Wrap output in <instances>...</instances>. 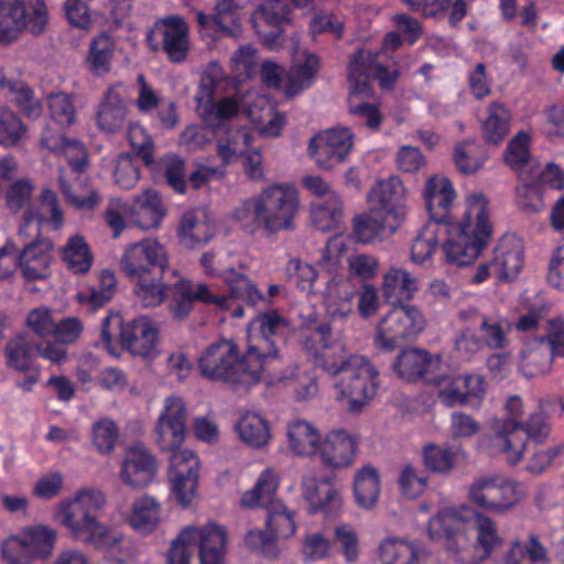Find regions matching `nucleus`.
<instances>
[{
    "label": "nucleus",
    "mask_w": 564,
    "mask_h": 564,
    "mask_svg": "<svg viewBox=\"0 0 564 564\" xmlns=\"http://www.w3.org/2000/svg\"><path fill=\"white\" fill-rule=\"evenodd\" d=\"M288 328V322L274 311L258 315L247 329L245 356L238 357L232 340L213 343L198 359L202 376L246 388L258 383L281 360L276 341L283 339Z\"/></svg>",
    "instance_id": "nucleus-1"
},
{
    "label": "nucleus",
    "mask_w": 564,
    "mask_h": 564,
    "mask_svg": "<svg viewBox=\"0 0 564 564\" xmlns=\"http://www.w3.org/2000/svg\"><path fill=\"white\" fill-rule=\"evenodd\" d=\"M427 533L431 540L444 543L455 564H481L503 544L498 524L465 506L441 510L430 519Z\"/></svg>",
    "instance_id": "nucleus-2"
},
{
    "label": "nucleus",
    "mask_w": 564,
    "mask_h": 564,
    "mask_svg": "<svg viewBox=\"0 0 564 564\" xmlns=\"http://www.w3.org/2000/svg\"><path fill=\"white\" fill-rule=\"evenodd\" d=\"M106 503L102 491L85 487L58 501L53 519L75 539L105 552L115 562L123 563L126 558L119 555L124 547L123 534L98 519Z\"/></svg>",
    "instance_id": "nucleus-3"
},
{
    "label": "nucleus",
    "mask_w": 564,
    "mask_h": 564,
    "mask_svg": "<svg viewBox=\"0 0 564 564\" xmlns=\"http://www.w3.org/2000/svg\"><path fill=\"white\" fill-rule=\"evenodd\" d=\"M301 210L300 194L291 183H274L248 197L232 217L247 230L261 229L268 235L292 231Z\"/></svg>",
    "instance_id": "nucleus-4"
},
{
    "label": "nucleus",
    "mask_w": 564,
    "mask_h": 564,
    "mask_svg": "<svg viewBox=\"0 0 564 564\" xmlns=\"http://www.w3.org/2000/svg\"><path fill=\"white\" fill-rule=\"evenodd\" d=\"M443 231L447 234L443 243L446 261L457 267L471 264L488 245L492 234L487 197L481 193L468 194L459 220L443 224Z\"/></svg>",
    "instance_id": "nucleus-5"
},
{
    "label": "nucleus",
    "mask_w": 564,
    "mask_h": 564,
    "mask_svg": "<svg viewBox=\"0 0 564 564\" xmlns=\"http://www.w3.org/2000/svg\"><path fill=\"white\" fill-rule=\"evenodd\" d=\"M378 57L377 53L360 50L351 57L348 69L349 112L373 130L379 129L382 116L376 105L365 101L372 96L369 80L375 78L383 88H389L399 76L394 68L383 66Z\"/></svg>",
    "instance_id": "nucleus-6"
},
{
    "label": "nucleus",
    "mask_w": 564,
    "mask_h": 564,
    "mask_svg": "<svg viewBox=\"0 0 564 564\" xmlns=\"http://www.w3.org/2000/svg\"><path fill=\"white\" fill-rule=\"evenodd\" d=\"M506 415L490 423L488 446L492 455H501L507 464L514 466L522 460L527 441L522 434L523 402L518 395L507 399Z\"/></svg>",
    "instance_id": "nucleus-7"
},
{
    "label": "nucleus",
    "mask_w": 564,
    "mask_h": 564,
    "mask_svg": "<svg viewBox=\"0 0 564 564\" xmlns=\"http://www.w3.org/2000/svg\"><path fill=\"white\" fill-rule=\"evenodd\" d=\"M348 368L334 381L335 399L347 411L360 412L377 394L379 373L365 357L355 358Z\"/></svg>",
    "instance_id": "nucleus-8"
},
{
    "label": "nucleus",
    "mask_w": 564,
    "mask_h": 564,
    "mask_svg": "<svg viewBox=\"0 0 564 564\" xmlns=\"http://www.w3.org/2000/svg\"><path fill=\"white\" fill-rule=\"evenodd\" d=\"M303 345L316 358V365L326 373L339 377L352 367L355 358L364 356L351 354L339 337L335 336L326 323H313L303 330Z\"/></svg>",
    "instance_id": "nucleus-9"
},
{
    "label": "nucleus",
    "mask_w": 564,
    "mask_h": 564,
    "mask_svg": "<svg viewBox=\"0 0 564 564\" xmlns=\"http://www.w3.org/2000/svg\"><path fill=\"white\" fill-rule=\"evenodd\" d=\"M56 541L55 529L45 524L26 525L2 541V558L7 564H33L50 557Z\"/></svg>",
    "instance_id": "nucleus-10"
},
{
    "label": "nucleus",
    "mask_w": 564,
    "mask_h": 564,
    "mask_svg": "<svg viewBox=\"0 0 564 564\" xmlns=\"http://www.w3.org/2000/svg\"><path fill=\"white\" fill-rule=\"evenodd\" d=\"M425 326L426 319L417 306L392 305L378 323L376 346L384 351H392L403 343L414 340Z\"/></svg>",
    "instance_id": "nucleus-11"
},
{
    "label": "nucleus",
    "mask_w": 564,
    "mask_h": 564,
    "mask_svg": "<svg viewBox=\"0 0 564 564\" xmlns=\"http://www.w3.org/2000/svg\"><path fill=\"white\" fill-rule=\"evenodd\" d=\"M47 21L43 0H0V45L17 41L24 31L41 34Z\"/></svg>",
    "instance_id": "nucleus-12"
},
{
    "label": "nucleus",
    "mask_w": 564,
    "mask_h": 564,
    "mask_svg": "<svg viewBox=\"0 0 564 564\" xmlns=\"http://www.w3.org/2000/svg\"><path fill=\"white\" fill-rule=\"evenodd\" d=\"M468 494L474 505L496 514L512 509L524 495L518 481L502 475L477 478Z\"/></svg>",
    "instance_id": "nucleus-13"
},
{
    "label": "nucleus",
    "mask_w": 564,
    "mask_h": 564,
    "mask_svg": "<svg viewBox=\"0 0 564 564\" xmlns=\"http://www.w3.org/2000/svg\"><path fill=\"white\" fill-rule=\"evenodd\" d=\"M119 265L128 279L151 275L155 269L164 273L169 267V253L156 238L148 237L129 243L121 254Z\"/></svg>",
    "instance_id": "nucleus-14"
},
{
    "label": "nucleus",
    "mask_w": 564,
    "mask_h": 564,
    "mask_svg": "<svg viewBox=\"0 0 564 564\" xmlns=\"http://www.w3.org/2000/svg\"><path fill=\"white\" fill-rule=\"evenodd\" d=\"M301 495L311 513L333 518L343 511V488L335 477H317L313 470L305 473L301 481Z\"/></svg>",
    "instance_id": "nucleus-15"
},
{
    "label": "nucleus",
    "mask_w": 564,
    "mask_h": 564,
    "mask_svg": "<svg viewBox=\"0 0 564 564\" xmlns=\"http://www.w3.org/2000/svg\"><path fill=\"white\" fill-rule=\"evenodd\" d=\"M169 481L171 492L182 507H188L197 495L200 463L192 449L170 453Z\"/></svg>",
    "instance_id": "nucleus-16"
},
{
    "label": "nucleus",
    "mask_w": 564,
    "mask_h": 564,
    "mask_svg": "<svg viewBox=\"0 0 564 564\" xmlns=\"http://www.w3.org/2000/svg\"><path fill=\"white\" fill-rule=\"evenodd\" d=\"M187 410L182 398L171 395L164 399L155 426L156 443L163 452L174 453L183 447L186 433Z\"/></svg>",
    "instance_id": "nucleus-17"
},
{
    "label": "nucleus",
    "mask_w": 564,
    "mask_h": 564,
    "mask_svg": "<svg viewBox=\"0 0 564 564\" xmlns=\"http://www.w3.org/2000/svg\"><path fill=\"white\" fill-rule=\"evenodd\" d=\"M352 147L354 134L350 129L336 127L314 135L308 152L318 167L332 170L347 159Z\"/></svg>",
    "instance_id": "nucleus-18"
},
{
    "label": "nucleus",
    "mask_w": 564,
    "mask_h": 564,
    "mask_svg": "<svg viewBox=\"0 0 564 564\" xmlns=\"http://www.w3.org/2000/svg\"><path fill=\"white\" fill-rule=\"evenodd\" d=\"M121 341L134 357L154 359L161 354L160 326L149 316H139L121 328Z\"/></svg>",
    "instance_id": "nucleus-19"
},
{
    "label": "nucleus",
    "mask_w": 564,
    "mask_h": 564,
    "mask_svg": "<svg viewBox=\"0 0 564 564\" xmlns=\"http://www.w3.org/2000/svg\"><path fill=\"white\" fill-rule=\"evenodd\" d=\"M357 449L358 440L352 433L333 429L322 437L316 455L326 468L340 470L354 465Z\"/></svg>",
    "instance_id": "nucleus-20"
},
{
    "label": "nucleus",
    "mask_w": 564,
    "mask_h": 564,
    "mask_svg": "<svg viewBox=\"0 0 564 564\" xmlns=\"http://www.w3.org/2000/svg\"><path fill=\"white\" fill-rule=\"evenodd\" d=\"M445 362L441 355H432L420 348L404 349L394 362L397 373L409 381L425 379L429 382H441Z\"/></svg>",
    "instance_id": "nucleus-21"
},
{
    "label": "nucleus",
    "mask_w": 564,
    "mask_h": 564,
    "mask_svg": "<svg viewBox=\"0 0 564 564\" xmlns=\"http://www.w3.org/2000/svg\"><path fill=\"white\" fill-rule=\"evenodd\" d=\"M406 197L408 189L402 180L397 175H391L378 180L372 185L367 195V200L369 206L401 223L406 214Z\"/></svg>",
    "instance_id": "nucleus-22"
},
{
    "label": "nucleus",
    "mask_w": 564,
    "mask_h": 564,
    "mask_svg": "<svg viewBox=\"0 0 564 564\" xmlns=\"http://www.w3.org/2000/svg\"><path fill=\"white\" fill-rule=\"evenodd\" d=\"M246 3V0H219L213 15L198 11L196 21L200 26V33H209L215 37L220 35L234 39L240 37L242 29L239 24L237 11L243 8Z\"/></svg>",
    "instance_id": "nucleus-23"
},
{
    "label": "nucleus",
    "mask_w": 564,
    "mask_h": 564,
    "mask_svg": "<svg viewBox=\"0 0 564 564\" xmlns=\"http://www.w3.org/2000/svg\"><path fill=\"white\" fill-rule=\"evenodd\" d=\"M193 545L198 549L200 564H225L228 535L226 530L214 522L187 525Z\"/></svg>",
    "instance_id": "nucleus-24"
},
{
    "label": "nucleus",
    "mask_w": 564,
    "mask_h": 564,
    "mask_svg": "<svg viewBox=\"0 0 564 564\" xmlns=\"http://www.w3.org/2000/svg\"><path fill=\"white\" fill-rule=\"evenodd\" d=\"M422 198L430 214V220L445 224L457 199V192L446 175L432 174L425 180Z\"/></svg>",
    "instance_id": "nucleus-25"
},
{
    "label": "nucleus",
    "mask_w": 564,
    "mask_h": 564,
    "mask_svg": "<svg viewBox=\"0 0 564 564\" xmlns=\"http://www.w3.org/2000/svg\"><path fill=\"white\" fill-rule=\"evenodd\" d=\"M158 471L155 457L143 445L131 446L122 460L120 478L133 488L151 484Z\"/></svg>",
    "instance_id": "nucleus-26"
},
{
    "label": "nucleus",
    "mask_w": 564,
    "mask_h": 564,
    "mask_svg": "<svg viewBox=\"0 0 564 564\" xmlns=\"http://www.w3.org/2000/svg\"><path fill=\"white\" fill-rule=\"evenodd\" d=\"M252 22L264 43L271 50H276L282 45L283 25L290 22V18L280 0H267L254 11Z\"/></svg>",
    "instance_id": "nucleus-27"
},
{
    "label": "nucleus",
    "mask_w": 564,
    "mask_h": 564,
    "mask_svg": "<svg viewBox=\"0 0 564 564\" xmlns=\"http://www.w3.org/2000/svg\"><path fill=\"white\" fill-rule=\"evenodd\" d=\"M162 36V48L172 63H183L189 51V31L186 21L180 15H170L155 23Z\"/></svg>",
    "instance_id": "nucleus-28"
},
{
    "label": "nucleus",
    "mask_w": 564,
    "mask_h": 564,
    "mask_svg": "<svg viewBox=\"0 0 564 564\" xmlns=\"http://www.w3.org/2000/svg\"><path fill=\"white\" fill-rule=\"evenodd\" d=\"M523 265V242L514 235L503 236L495 248L492 259V269L499 281L514 280Z\"/></svg>",
    "instance_id": "nucleus-29"
},
{
    "label": "nucleus",
    "mask_w": 564,
    "mask_h": 564,
    "mask_svg": "<svg viewBox=\"0 0 564 564\" xmlns=\"http://www.w3.org/2000/svg\"><path fill=\"white\" fill-rule=\"evenodd\" d=\"M356 286L350 279L335 274L326 282L323 292V301L327 314L332 319H340L350 315L354 311V297Z\"/></svg>",
    "instance_id": "nucleus-30"
},
{
    "label": "nucleus",
    "mask_w": 564,
    "mask_h": 564,
    "mask_svg": "<svg viewBox=\"0 0 564 564\" xmlns=\"http://www.w3.org/2000/svg\"><path fill=\"white\" fill-rule=\"evenodd\" d=\"M131 207V221L143 230L159 228L167 215L159 193L152 188H145L133 197Z\"/></svg>",
    "instance_id": "nucleus-31"
},
{
    "label": "nucleus",
    "mask_w": 564,
    "mask_h": 564,
    "mask_svg": "<svg viewBox=\"0 0 564 564\" xmlns=\"http://www.w3.org/2000/svg\"><path fill=\"white\" fill-rule=\"evenodd\" d=\"M18 258L19 268L26 280H43L50 275L52 243L45 240L32 241L18 253Z\"/></svg>",
    "instance_id": "nucleus-32"
},
{
    "label": "nucleus",
    "mask_w": 564,
    "mask_h": 564,
    "mask_svg": "<svg viewBox=\"0 0 564 564\" xmlns=\"http://www.w3.org/2000/svg\"><path fill=\"white\" fill-rule=\"evenodd\" d=\"M127 113L128 109L122 87H110L98 107L96 113L97 124L100 130L113 133L123 127Z\"/></svg>",
    "instance_id": "nucleus-33"
},
{
    "label": "nucleus",
    "mask_w": 564,
    "mask_h": 564,
    "mask_svg": "<svg viewBox=\"0 0 564 564\" xmlns=\"http://www.w3.org/2000/svg\"><path fill=\"white\" fill-rule=\"evenodd\" d=\"M419 290V280L403 268L391 267L382 276V294L391 305L410 301Z\"/></svg>",
    "instance_id": "nucleus-34"
},
{
    "label": "nucleus",
    "mask_w": 564,
    "mask_h": 564,
    "mask_svg": "<svg viewBox=\"0 0 564 564\" xmlns=\"http://www.w3.org/2000/svg\"><path fill=\"white\" fill-rule=\"evenodd\" d=\"M280 475L273 467H267L258 476L252 488L242 492L240 503L248 509H267L276 499L280 487Z\"/></svg>",
    "instance_id": "nucleus-35"
},
{
    "label": "nucleus",
    "mask_w": 564,
    "mask_h": 564,
    "mask_svg": "<svg viewBox=\"0 0 564 564\" xmlns=\"http://www.w3.org/2000/svg\"><path fill=\"white\" fill-rule=\"evenodd\" d=\"M322 437L319 430L312 422L293 420L286 424L289 449L296 456L316 455Z\"/></svg>",
    "instance_id": "nucleus-36"
},
{
    "label": "nucleus",
    "mask_w": 564,
    "mask_h": 564,
    "mask_svg": "<svg viewBox=\"0 0 564 564\" xmlns=\"http://www.w3.org/2000/svg\"><path fill=\"white\" fill-rule=\"evenodd\" d=\"M181 242L187 248H196L213 237V224L204 209H192L183 214L178 230Z\"/></svg>",
    "instance_id": "nucleus-37"
},
{
    "label": "nucleus",
    "mask_w": 564,
    "mask_h": 564,
    "mask_svg": "<svg viewBox=\"0 0 564 564\" xmlns=\"http://www.w3.org/2000/svg\"><path fill=\"white\" fill-rule=\"evenodd\" d=\"M216 137V151L224 164H230L247 153L252 137L248 128H226L213 131Z\"/></svg>",
    "instance_id": "nucleus-38"
},
{
    "label": "nucleus",
    "mask_w": 564,
    "mask_h": 564,
    "mask_svg": "<svg viewBox=\"0 0 564 564\" xmlns=\"http://www.w3.org/2000/svg\"><path fill=\"white\" fill-rule=\"evenodd\" d=\"M235 430L239 440L251 448H264L272 440L268 420L257 412L243 413L236 422Z\"/></svg>",
    "instance_id": "nucleus-39"
},
{
    "label": "nucleus",
    "mask_w": 564,
    "mask_h": 564,
    "mask_svg": "<svg viewBox=\"0 0 564 564\" xmlns=\"http://www.w3.org/2000/svg\"><path fill=\"white\" fill-rule=\"evenodd\" d=\"M399 225V220L392 219V217H388L384 213L370 206L367 213L355 217L354 234L358 241L369 243L386 230L393 232Z\"/></svg>",
    "instance_id": "nucleus-40"
},
{
    "label": "nucleus",
    "mask_w": 564,
    "mask_h": 564,
    "mask_svg": "<svg viewBox=\"0 0 564 564\" xmlns=\"http://www.w3.org/2000/svg\"><path fill=\"white\" fill-rule=\"evenodd\" d=\"M381 480L378 470L371 465L358 468L354 475L352 494L361 509H372L380 497Z\"/></svg>",
    "instance_id": "nucleus-41"
},
{
    "label": "nucleus",
    "mask_w": 564,
    "mask_h": 564,
    "mask_svg": "<svg viewBox=\"0 0 564 564\" xmlns=\"http://www.w3.org/2000/svg\"><path fill=\"white\" fill-rule=\"evenodd\" d=\"M270 383H281L290 389L299 402L307 401L316 397L318 383L316 377L297 367L285 369L279 375H270Z\"/></svg>",
    "instance_id": "nucleus-42"
},
{
    "label": "nucleus",
    "mask_w": 564,
    "mask_h": 564,
    "mask_svg": "<svg viewBox=\"0 0 564 564\" xmlns=\"http://www.w3.org/2000/svg\"><path fill=\"white\" fill-rule=\"evenodd\" d=\"M162 519V508L158 500L149 495L135 499L127 516V523L135 531L148 534L156 529Z\"/></svg>",
    "instance_id": "nucleus-43"
},
{
    "label": "nucleus",
    "mask_w": 564,
    "mask_h": 564,
    "mask_svg": "<svg viewBox=\"0 0 564 564\" xmlns=\"http://www.w3.org/2000/svg\"><path fill=\"white\" fill-rule=\"evenodd\" d=\"M318 65V58L314 54L305 53L303 56L296 57L284 78L285 95L293 97L311 87Z\"/></svg>",
    "instance_id": "nucleus-44"
},
{
    "label": "nucleus",
    "mask_w": 564,
    "mask_h": 564,
    "mask_svg": "<svg viewBox=\"0 0 564 564\" xmlns=\"http://www.w3.org/2000/svg\"><path fill=\"white\" fill-rule=\"evenodd\" d=\"M240 109V101L237 97L227 96L219 100H209L208 102L197 105V110L204 122L213 131H221L231 128L229 121L237 116Z\"/></svg>",
    "instance_id": "nucleus-45"
},
{
    "label": "nucleus",
    "mask_w": 564,
    "mask_h": 564,
    "mask_svg": "<svg viewBox=\"0 0 564 564\" xmlns=\"http://www.w3.org/2000/svg\"><path fill=\"white\" fill-rule=\"evenodd\" d=\"M42 144L52 152L64 155L73 172H82L87 165V153L84 145L63 135L45 131Z\"/></svg>",
    "instance_id": "nucleus-46"
},
{
    "label": "nucleus",
    "mask_w": 564,
    "mask_h": 564,
    "mask_svg": "<svg viewBox=\"0 0 564 564\" xmlns=\"http://www.w3.org/2000/svg\"><path fill=\"white\" fill-rule=\"evenodd\" d=\"M419 554L414 542L398 536L383 539L378 547L381 564H417Z\"/></svg>",
    "instance_id": "nucleus-47"
},
{
    "label": "nucleus",
    "mask_w": 564,
    "mask_h": 564,
    "mask_svg": "<svg viewBox=\"0 0 564 564\" xmlns=\"http://www.w3.org/2000/svg\"><path fill=\"white\" fill-rule=\"evenodd\" d=\"M551 365L552 357L544 339L528 343L520 352V371L528 378L546 373Z\"/></svg>",
    "instance_id": "nucleus-48"
},
{
    "label": "nucleus",
    "mask_w": 564,
    "mask_h": 564,
    "mask_svg": "<svg viewBox=\"0 0 564 564\" xmlns=\"http://www.w3.org/2000/svg\"><path fill=\"white\" fill-rule=\"evenodd\" d=\"M443 231V224L429 220L416 235L411 247V260L416 264L429 261L437 250L440 232Z\"/></svg>",
    "instance_id": "nucleus-49"
},
{
    "label": "nucleus",
    "mask_w": 564,
    "mask_h": 564,
    "mask_svg": "<svg viewBox=\"0 0 564 564\" xmlns=\"http://www.w3.org/2000/svg\"><path fill=\"white\" fill-rule=\"evenodd\" d=\"M546 549L536 535H531L527 543L514 541L505 556V564H547Z\"/></svg>",
    "instance_id": "nucleus-50"
},
{
    "label": "nucleus",
    "mask_w": 564,
    "mask_h": 564,
    "mask_svg": "<svg viewBox=\"0 0 564 564\" xmlns=\"http://www.w3.org/2000/svg\"><path fill=\"white\" fill-rule=\"evenodd\" d=\"M62 259L76 274L87 273L93 265V253L80 235L72 236L62 249Z\"/></svg>",
    "instance_id": "nucleus-51"
},
{
    "label": "nucleus",
    "mask_w": 564,
    "mask_h": 564,
    "mask_svg": "<svg viewBox=\"0 0 564 564\" xmlns=\"http://www.w3.org/2000/svg\"><path fill=\"white\" fill-rule=\"evenodd\" d=\"M311 215L318 230L329 231L338 228L343 219V204L339 196L332 194V198L313 203Z\"/></svg>",
    "instance_id": "nucleus-52"
},
{
    "label": "nucleus",
    "mask_w": 564,
    "mask_h": 564,
    "mask_svg": "<svg viewBox=\"0 0 564 564\" xmlns=\"http://www.w3.org/2000/svg\"><path fill=\"white\" fill-rule=\"evenodd\" d=\"M228 77L224 73L218 62L208 63L202 74L197 94L195 96L196 104H206L209 100L217 99L224 91Z\"/></svg>",
    "instance_id": "nucleus-53"
},
{
    "label": "nucleus",
    "mask_w": 564,
    "mask_h": 564,
    "mask_svg": "<svg viewBox=\"0 0 564 564\" xmlns=\"http://www.w3.org/2000/svg\"><path fill=\"white\" fill-rule=\"evenodd\" d=\"M34 208L36 219L45 229L59 230L64 226V212L57 194L50 188L41 192L39 205Z\"/></svg>",
    "instance_id": "nucleus-54"
},
{
    "label": "nucleus",
    "mask_w": 564,
    "mask_h": 564,
    "mask_svg": "<svg viewBox=\"0 0 564 564\" xmlns=\"http://www.w3.org/2000/svg\"><path fill=\"white\" fill-rule=\"evenodd\" d=\"M117 290V279L110 270H102L99 273L98 285L91 286L77 293L79 303L97 310L109 302Z\"/></svg>",
    "instance_id": "nucleus-55"
},
{
    "label": "nucleus",
    "mask_w": 564,
    "mask_h": 564,
    "mask_svg": "<svg viewBox=\"0 0 564 564\" xmlns=\"http://www.w3.org/2000/svg\"><path fill=\"white\" fill-rule=\"evenodd\" d=\"M511 115L499 102H492L488 108V116L481 124L485 140L492 144L500 143L509 133Z\"/></svg>",
    "instance_id": "nucleus-56"
},
{
    "label": "nucleus",
    "mask_w": 564,
    "mask_h": 564,
    "mask_svg": "<svg viewBox=\"0 0 564 564\" xmlns=\"http://www.w3.org/2000/svg\"><path fill=\"white\" fill-rule=\"evenodd\" d=\"M265 510V527L275 539H288L296 532L294 512L282 501H273Z\"/></svg>",
    "instance_id": "nucleus-57"
},
{
    "label": "nucleus",
    "mask_w": 564,
    "mask_h": 564,
    "mask_svg": "<svg viewBox=\"0 0 564 564\" xmlns=\"http://www.w3.org/2000/svg\"><path fill=\"white\" fill-rule=\"evenodd\" d=\"M177 290L182 294L191 296L194 302L214 305L220 310L231 308V300L225 294H215L212 286L206 283H195L192 280L182 279L177 282Z\"/></svg>",
    "instance_id": "nucleus-58"
},
{
    "label": "nucleus",
    "mask_w": 564,
    "mask_h": 564,
    "mask_svg": "<svg viewBox=\"0 0 564 564\" xmlns=\"http://www.w3.org/2000/svg\"><path fill=\"white\" fill-rule=\"evenodd\" d=\"M261 102L259 101V104ZM248 113L261 135L275 138L281 134L285 124V117L280 112H275L270 106L263 108L260 105H254L249 108Z\"/></svg>",
    "instance_id": "nucleus-59"
},
{
    "label": "nucleus",
    "mask_w": 564,
    "mask_h": 564,
    "mask_svg": "<svg viewBox=\"0 0 564 564\" xmlns=\"http://www.w3.org/2000/svg\"><path fill=\"white\" fill-rule=\"evenodd\" d=\"M133 284V293L144 307H155L166 299V286L153 274L140 279H129Z\"/></svg>",
    "instance_id": "nucleus-60"
},
{
    "label": "nucleus",
    "mask_w": 564,
    "mask_h": 564,
    "mask_svg": "<svg viewBox=\"0 0 564 564\" xmlns=\"http://www.w3.org/2000/svg\"><path fill=\"white\" fill-rule=\"evenodd\" d=\"M35 184L29 177H21L7 187L4 192L6 207L11 213L23 212L26 208H33L31 203L34 197Z\"/></svg>",
    "instance_id": "nucleus-61"
},
{
    "label": "nucleus",
    "mask_w": 564,
    "mask_h": 564,
    "mask_svg": "<svg viewBox=\"0 0 564 564\" xmlns=\"http://www.w3.org/2000/svg\"><path fill=\"white\" fill-rule=\"evenodd\" d=\"M453 159L460 173L474 174L484 166L486 155L476 142L467 140L455 145Z\"/></svg>",
    "instance_id": "nucleus-62"
},
{
    "label": "nucleus",
    "mask_w": 564,
    "mask_h": 564,
    "mask_svg": "<svg viewBox=\"0 0 564 564\" xmlns=\"http://www.w3.org/2000/svg\"><path fill=\"white\" fill-rule=\"evenodd\" d=\"M0 87L6 89L11 100L29 117H39L42 108L32 90L22 82L1 78Z\"/></svg>",
    "instance_id": "nucleus-63"
},
{
    "label": "nucleus",
    "mask_w": 564,
    "mask_h": 564,
    "mask_svg": "<svg viewBox=\"0 0 564 564\" xmlns=\"http://www.w3.org/2000/svg\"><path fill=\"white\" fill-rule=\"evenodd\" d=\"M113 48L115 43L109 35L100 34L95 37L90 43L89 54L87 56L89 68L98 75L108 73Z\"/></svg>",
    "instance_id": "nucleus-64"
}]
</instances>
